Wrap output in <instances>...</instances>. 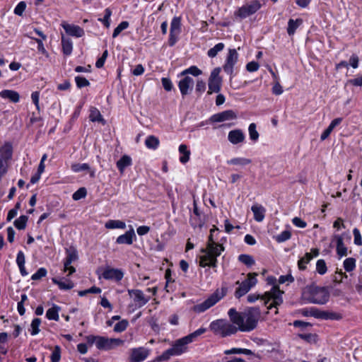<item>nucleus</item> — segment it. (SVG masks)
<instances>
[{"mask_svg": "<svg viewBox=\"0 0 362 362\" xmlns=\"http://www.w3.org/2000/svg\"><path fill=\"white\" fill-rule=\"evenodd\" d=\"M230 322L235 325L238 331L249 332L254 330L261 317V310L258 307H250L243 312H238L235 308L228 312Z\"/></svg>", "mask_w": 362, "mask_h": 362, "instance_id": "nucleus-1", "label": "nucleus"}, {"mask_svg": "<svg viewBox=\"0 0 362 362\" xmlns=\"http://www.w3.org/2000/svg\"><path fill=\"white\" fill-rule=\"evenodd\" d=\"M218 230L216 228H214L210 230L207 246L201 251L204 255L200 257L199 266L202 267H209L215 268L217 267V257L221 255L224 250V247L216 243L213 239V233Z\"/></svg>", "mask_w": 362, "mask_h": 362, "instance_id": "nucleus-2", "label": "nucleus"}, {"mask_svg": "<svg viewBox=\"0 0 362 362\" xmlns=\"http://www.w3.org/2000/svg\"><path fill=\"white\" fill-rule=\"evenodd\" d=\"M329 298V293L325 287L315 285L307 286L302 292V299L307 303L323 305Z\"/></svg>", "mask_w": 362, "mask_h": 362, "instance_id": "nucleus-3", "label": "nucleus"}, {"mask_svg": "<svg viewBox=\"0 0 362 362\" xmlns=\"http://www.w3.org/2000/svg\"><path fill=\"white\" fill-rule=\"evenodd\" d=\"M267 284L272 285V288L269 291L265 292L262 296V300H264V304L267 305L270 301H272L267 306V309H272V308H277L278 306L282 304L284 293L279 289V287L276 285V279L274 276H270L267 278Z\"/></svg>", "mask_w": 362, "mask_h": 362, "instance_id": "nucleus-4", "label": "nucleus"}, {"mask_svg": "<svg viewBox=\"0 0 362 362\" xmlns=\"http://www.w3.org/2000/svg\"><path fill=\"white\" fill-rule=\"evenodd\" d=\"M209 329L216 335L226 337L238 332L235 325L225 319H218L212 321L209 325Z\"/></svg>", "mask_w": 362, "mask_h": 362, "instance_id": "nucleus-5", "label": "nucleus"}, {"mask_svg": "<svg viewBox=\"0 0 362 362\" xmlns=\"http://www.w3.org/2000/svg\"><path fill=\"white\" fill-rule=\"evenodd\" d=\"M225 294L223 292L216 290L214 293L210 295L204 302L197 304L193 306L192 310L197 313H204L210 308L216 305L221 300Z\"/></svg>", "mask_w": 362, "mask_h": 362, "instance_id": "nucleus-6", "label": "nucleus"}, {"mask_svg": "<svg viewBox=\"0 0 362 362\" xmlns=\"http://www.w3.org/2000/svg\"><path fill=\"white\" fill-rule=\"evenodd\" d=\"M257 274L255 273H249L247 274V278L240 283V281H237L236 284H238L239 286L236 288L235 292V296L236 298H240L242 296H245L252 287H253L257 282V279H256Z\"/></svg>", "mask_w": 362, "mask_h": 362, "instance_id": "nucleus-7", "label": "nucleus"}, {"mask_svg": "<svg viewBox=\"0 0 362 362\" xmlns=\"http://www.w3.org/2000/svg\"><path fill=\"white\" fill-rule=\"evenodd\" d=\"M261 6L262 5L259 0H252L250 4L240 7L235 12V16L236 17H239L240 19L246 18L247 17L255 13L260 9Z\"/></svg>", "mask_w": 362, "mask_h": 362, "instance_id": "nucleus-8", "label": "nucleus"}, {"mask_svg": "<svg viewBox=\"0 0 362 362\" xmlns=\"http://www.w3.org/2000/svg\"><path fill=\"white\" fill-rule=\"evenodd\" d=\"M221 68L217 67L212 70L209 78V90L208 94L213 93H218L221 90L222 79L219 76Z\"/></svg>", "mask_w": 362, "mask_h": 362, "instance_id": "nucleus-9", "label": "nucleus"}, {"mask_svg": "<svg viewBox=\"0 0 362 362\" xmlns=\"http://www.w3.org/2000/svg\"><path fill=\"white\" fill-rule=\"evenodd\" d=\"M124 341L120 339L107 338L98 336L97 348L100 350H110L123 345Z\"/></svg>", "mask_w": 362, "mask_h": 362, "instance_id": "nucleus-10", "label": "nucleus"}, {"mask_svg": "<svg viewBox=\"0 0 362 362\" xmlns=\"http://www.w3.org/2000/svg\"><path fill=\"white\" fill-rule=\"evenodd\" d=\"M238 59V53L235 49H229L225 64L223 66V71L232 76L233 74V67Z\"/></svg>", "mask_w": 362, "mask_h": 362, "instance_id": "nucleus-11", "label": "nucleus"}, {"mask_svg": "<svg viewBox=\"0 0 362 362\" xmlns=\"http://www.w3.org/2000/svg\"><path fill=\"white\" fill-rule=\"evenodd\" d=\"M78 259V253L75 248L69 247L66 250V256L64 262V271L69 272V275L76 272L75 268L71 266V263Z\"/></svg>", "mask_w": 362, "mask_h": 362, "instance_id": "nucleus-12", "label": "nucleus"}, {"mask_svg": "<svg viewBox=\"0 0 362 362\" xmlns=\"http://www.w3.org/2000/svg\"><path fill=\"white\" fill-rule=\"evenodd\" d=\"M150 349L140 346L131 349L130 361L131 362H142L148 356Z\"/></svg>", "mask_w": 362, "mask_h": 362, "instance_id": "nucleus-13", "label": "nucleus"}, {"mask_svg": "<svg viewBox=\"0 0 362 362\" xmlns=\"http://www.w3.org/2000/svg\"><path fill=\"white\" fill-rule=\"evenodd\" d=\"M123 276L124 272L121 269L110 267H106L101 274V277L104 279L117 282L121 281Z\"/></svg>", "mask_w": 362, "mask_h": 362, "instance_id": "nucleus-14", "label": "nucleus"}, {"mask_svg": "<svg viewBox=\"0 0 362 362\" xmlns=\"http://www.w3.org/2000/svg\"><path fill=\"white\" fill-rule=\"evenodd\" d=\"M128 293L131 297L134 296V301L139 308L145 305L151 298L149 296H146L143 291L139 289L128 290Z\"/></svg>", "mask_w": 362, "mask_h": 362, "instance_id": "nucleus-15", "label": "nucleus"}, {"mask_svg": "<svg viewBox=\"0 0 362 362\" xmlns=\"http://www.w3.org/2000/svg\"><path fill=\"white\" fill-rule=\"evenodd\" d=\"M183 78L178 82V87L182 97L189 94L193 89L194 80L188 76H182Z\"/></svg>", "mask_w": 362, "mask_h": 362, "instance_id": "nucleus-16", "label": "nucleus"}, {"mask_svg": "<svg viewBox=\"0 0 362 362\" xmlns=\"http://www.w3.org/2000/svg\"><path fill=\"white\" fill-rule=\"evenodd\" d=\"M237 117L233 110H228L213 115L209 120L212 122H221L227 120L234 119Z\"/></svg>", "mask_w": 362, "mask_h": 362, "instance_id": "nucleus-17", "label": "nucleus"}, {"mask_svg": "<svg viewBox=\"0 0 362 362\" xmlns=\"http://www.w3.org/2000/svg\"><path fill=\"white\" fill-rule=\"evenodd\" d=\"M136 236L134 228L131 226V228L126 231L124 234L118 236L116 239V243L119 245H132Z\"/></svg>", "mask_w": 362, "mask_h": 362, "instance_id": "nucleus-18", "label": "nucleus"}, {"mask_svg": "<svg viewBox=\"0 0 362 362\" xmlns=\"http://www.w3.org/2000/svg\"><path fill=\"white\" fill-rule=\"evenodd\" d=\"M62 27L66 34L69 35L76 37H81L84 35L83 29L78 25L63 23Z\"/></svg>", "mask_w": 362, "mask_h": 362, "instance_id": "nucleus-19", "label": "nucleus"}, {"mask_svg": "<svg viewBox=\"0 0 362 362\" xmlns=\"http://www.w3.org/2000/svg\"><path fill=\"white\" fill-rule=\"evenodd\" d=\"M245 134L241 129H234L229 132L228 135V141L233 144H238L244 141Z\"/></svg>", "mask_w": 362, "mask_h": 362, "instance_id": "nucleus-20", "label": "nucleus"}, {"mask_svg": "<svg viewBox=\"0 0 362 362\" xmlns=\"http://www.w3.org/2000/svg\"><path fill=\"white\" fill-rule=\"evenodd\" d=\"M190 344L189 341L187 339V337H184L180 339H177L173 346L175 350L177 352L178 355L180 356L183 353H185L187 349V344Z\"/></svg>", "mask_w": 362, "mask_h": 362, "instance_id": "nucleus-21", "label": "nucleus"}, {"mask_svg": "<svg viewBox=\"0 0 362 362\" xmlns=\"http://www.w3.org/2000/svg\"><path fill=\"white\" fill-rule=\"evenodd\" d=\"M13 155V147L11 143L6 142L0 148V158L4 162L11 159Z\"/></svg>", "mask_w": 362, "mask_h": 362, "instance_id": "nucleus-22", "label": "nucleus"}, {"mask_svg": "<svg viewBox=\"0 0 362 362\" xmlns=\"http://www.w3.org/2000/svg\"><path fill=\"white\" fill-rule=\"evenodd\" d=\"M0 97L3 99H8L11 102L16 103L20 100L19 93L13 90H3L0 92Z\"/></svg>", "mask_w": 362, "mask_h": 362, "instance_id": "nucleus-23", "label": "nucleus"}, {"mask_svg": "<svg viewBox=\"0 0 362 362\" xmlns=\"http://www.w3.org/2000/svg\"><path fill=\"white\" fill-rule=\"evenodd\" d=\"M251 210L253 212L254 219L256 221L261 222L264 220L266 212V209L264 206L256 204L252 206Z\"/></svg>", "mask_w": 362, "mask_h": 362, "instance_id": "nucleus-24", "label": "nucleus"}, {"mask_svg": "<svg viewBox=\"0 0 362 362\" xmlns=\"http://www.w3.org/2000/svg\"><path fill=\"white\" fill-rule=\"evenodd\" d=\"M52 281L57 284L61 290H70L74 286V284L68 279L53 278Z\"/></svg>", "mask_w": 362, "mask_h": 362, "instance_id": "nucleus-25", "label": "nucleus"}, {"mask_svg": "<svg viewBox=\"0 0 362 362\" xmlns=\"http://www.w3.org/2000/svg\"><path fill=\"white\" fill-rule=\"evenodd\" d=\"M132 163V158L130 156L127 155H124L121 157V158L117 162V167L120 172V173H123L125 168L130 166Z\"/></svg>", "mask_w": 362, "mask_h": 362, "instance_id": "nucleus-26", "label": "nucleus"}, {"mask_svg": "<svg viewBox=\"0 0 362 362\" xmlns=\"http://www.w3.org/2000/svg\"><path fill=\"white\" fill-rule=\"evenodd\" d=\"M62 46L63 53L65 55L69 56L71 54L72 50H73V42L70 38L66 37L64 35H62Z\"/></svg>", "mask_w": 362, "mask_h": 362, "instance_id": "nucleus-27", "label": "nucleus"}, {"mask_svg": "<svg viewBox=\"0 0 362 362\" xmlns=\"http://www.w3.org/2000/svg\"><path fill=\"white\" fill-rule=\"evenodd\" d=\"M320 319L339 320L342 319V315L335 312L320 310Z\"/></svg>", "mask_w": 362, "mask_h": 362, "instance_id": "nucleus-28", "label": "nucleus"}, {"mask_svg": "<svg viewBox=\"0 0 362 362\" xmlns=\"http://www.w3.org/2000/svg\"><path fill=\"white\" fill-rule=\"evenodd\" d=\"M337 253L339 257H342L347 255V247L344 243V240L341 236H337Z\"/></svg>", "mask_w": 362, "mask_h": 362, "instance_id": "nucleus-29", "label": "nucleus"}, {"mask_svg": "<svg viewBox=\"0 0 362 362\" xmlns=\"http://www.w3.org/2000/svg\"><path fill=\"white\" fill-rule=\"evenodd\" d=\"M302 23L303 20L301 18H297L296 20L289 19L287 28V33L288 35H293Z\"/></svg>", "mask_w": 362, "mask_h": 362, "instance_id": "nucleus-30", "label": "nucleus"}, {"mask_svg": "<svg viewBox=\"0 0 362 362\" xmlns=\"http://www.w3.org/2000/svg\"><path fill=\"white\" fill-rule=\"evenodd\" d=\"M45 154L42 155V156L41 158V160H40V163L39 164L38 169H37V172L30 178V183L31 184H35L40 180V175H41V174L44 171V168H45L44 162H45Z\"/></svg>", "mask_w": 362, "mask_h": 362, "instance_id": "nucleus-31", "label": "nucleus"}, {"mask_svg": "<svg viewBox=\"0 0 362 362\" xmlns=\"http://www.w3.org/2000/svg\"><path fill=\"white\" fill-rule=\"evenodd\" d=\"M61 308L59 305L53 304L51 308L47 310V318L51 320H59V313Z\"/></svg>", "mask_w": 362, "mask_h": 362, "instance_id": "nucleus-32", "label": "nucleus"}, {"mask_svg": "<svg viewBox=\"0 0 362 362\" xmlns=\"http://www.w3.org/2000/svg\"><path fill=\"white\" fill-rule=\"evenodd\" d=\"M179 152L182 156L180 157V161L182 163H186L189 160L190 151L187 149V146L185 144H181L179 146Z\"/></svg>", "mask_w": 362, "mask_h": 362, "instance_id": "nucleus-33", "label": "nucleus"}, {"mask_svg": "<svg viewBox=\"0 0 362 362\" xmlns=\"http://www.w3.org/2000/svg\"><path fill=\"white\" fill-rule=\"evenodd\" d=\"M105 226L107 229H124L126 228V223L119 220H109L105 223Z\"/></svg>", "mask_w": 362, "mask_h": 362, "instance_id": "nucleus-34", "label": "nucleus"}, {"mask_svg": "<svg viewBox=\"0 0 362 362\" xmlns=\"http://www.w3.org/2000/svg\"><path fill=\"white\" fill-rule=\"evenodd\" d=\"M159 139L153 135L148 136L145 140V145L149 149H156L159 146Z\"/></svg>", "mask_w": 362, "mask_h": 362, "instance_id": "nucleus-35", "label": "nucleus"}, {"mask_svg": "<svg viewBox=\"0 0 362 362\" xmlns=\"http://www.w3.org/2000/svg\"><path fill=\"white\" fill-rule=\"evenodd\" d=\"M170 32L172 33H180L181 21L179 17H174L170 23Z\"/></svg>", "mask_w": 362, "mask_h": 362, "instance_id": "nucleus-36", "label": "nucleus"}, {"mask_svg": "<svg viewBox=\"0 0 362 362\" xmlns=\"http://www.w3.org/2000/svg\"><path fill=\"white\" fill-rule=\"evenodd\" d=\"M313 259L311 253L306 252L305 256L301 257L298 262V267L300 270H305L306 264Z\"/></svg>", "mask_w": 362, "mask_h": 362, "instance_id": "nucleus-37", "label": "nucleus"}, {"mask_svg": "<svg viewBox=\"0 0 362 362\" xmlns=\"http://www.w3.org/2000/svg\"><path fill=\"white\" fill-rule=\"evenodd\" d=\"M225 47V45L223 42L216 44L214 47L209 49L207 52V55L210 58L215 57L218 52H221Z\"/></svg>", "mask_w": 362, "mask_h": 362, "instance_id": "nucleus-38", "label": "nucleus"}, {"mask_svg": "<svg viewBox=\"0 0 362 362\" xmlns=\"http://www.w3.org/2000/svg\"><path fill=\"white\" fill-rule=\"evenodd\" d=\"M202 74V70H200L197 66H191L188 69H185L182 71L180 76H187V74H191L194 76H198Z\"/></svg>", "mask_w": 362, "mask_h": 362, "instance_id": "nucleus-39", "label": "nucleus"}, {"mask_svg": "<svg viewBox=\"0 0 362 362\" xmlns=\"http://www.w3.org/2000/svg\"><path fill=\"white\" fill-rule=\"evenodd\" d=\"M90 112L89 118H90V121L101 122H104V119L103 118V116L101 115L100 111L97 108L92 107L90 109Z\"/></svg>", "mask_w": 362, "mask_h": 362, "instance_id": "nucleus-40", "label": "nucleus"}, {"mask_svg": "<svg viewBox=\"0 0 362 362\" xmlns=\"http://www.w3.org/2000/svg\"><path fill=\"white\" fill-rule=\"evenodd\" d=\"M251 160L246 158H234L227 160V163L230 165H246L251 163Z\"/></svg>", "mask_w": 362, "mask_h": 362, "instance_id": "nucleus-41", "label": "nucleus"}, {"mask_svg": "<svg viewBox=\"0 0 362 362\" xmlns=\"http://www.w3.org/2000/svg\"><path fill=\"white\" fill-rule=\"evenodd\" d=\"M343 264H344V268L346 272H352L356 268V259H354L353 257L346 258L344 261Z\"/></svg>", "mask_w": 362, "mask_h": 362, "instance_id": "nucleus-42", "label": "nucleus"}, {"mask_svg": "<svg viewBox=\"0 0 362 362\" xmlns=\"http://www.w3.org/2000/svg\"><path fill=\"white\" fill-rule=\"evenodd\" d=\"M28 221V217L25 215L21 216L19 218L15 220L14 226L18 230H23L26 227V223Z\"/></svg>", "mask_w": 362, "mask_h": 362, "instance_id": "nucleus-43", "label": "nucleus"}, {"mask_svg": "<svg viewBox=\"0 0 362 362\" xmlns=\"http://www.w3.org/2000/svg\"><path fill=\"white\" fill-rule=\"evenodd\" d=\"M238 260L247 267H251L255 264V260L251 255L242 254L238 256Z\"/></svg>", "mask_w": 362, "mask_h": 362, "instance_id": "nucleus-44", "label": "nucleus"}, {"mask_svg": "<svg viewBox=\"0 0 362 362\" xmlns=\"http://www.w3.org/2000/svg\"><path fill=\"white\" fill-rule=\"evenodd\" d=\"M302 314L304 316H313L317 319H320V310L316 308H312L310 309H303L302 310Z\"/></svg>", "mask_w": 362, "mask_h": 362, "instance_id": "nucleus-45", "label": "nucleus"}, {"mask_svg": "<svg viewBox=\"0 0 362 362\" xmlns=\"http://www.w3.org/2000/svg\"><path fill=\"white\" fill-rule=\"evenodd\" d=\"M248 132H249L250 139L252 141L256 142L258 140L259 135L256 129V124L255 123H251L249 125Z\"/></svg>", "mask_w": 362, "mask_h": 362, "instance_id": "nucleus-46", "label": "nucleus"}, {"mask_svg": "<svg viewBox=\"0 0 362 362\" xmlns=\"http://www.w3.org/2000/svg\"><path fill=\"white\" fill-rule=\"evenodd\" d=\"M61 359V348L59 346H55L50 355L51 362H59Z\"/></svg>", "mask_w": 362, "mask_h": 362, "instance_id": "nucleus-47", "label": "nucleus"}, {"mask_svg": "<svg viewBox=\"0 0 362 362\" xmlns=\"http://www.w3.org/2000/svg\"><path fill=\"white\" fill-rule=\"evenodd\" d=\"M316 271L320 275H324L327 271V267L324 259H318L316 262Z\"/></svg>", "mask_w": 362, "mask_h": 362, "instance_id": "nucleus-48", "label": "nucleus"}, {"mask_svg": "<svg viewBox=\"0 0 362 362\" xmlns=\"http://www.w3.org/2000/svg\"><path fill=\"white\" fill-rule=\"evenodd\" d=\"M129 24L127 21H122L114 30L112 33V37H117L119 33L124 30L127 29L129 27Z\"/></svg>", "mask_w": 362, "mask_h": 362, "instance_id": "nucleus-49", "label": "nucleus"}, {"mask_svg": "<svg viewBox=\"0 0 362 362\" xmlns=\"http://www.w3.org/2000/svg\"><path fill=\"white\" fill-rule=\"evenodd\" d=\"M112 15V11L110 8H107L105 10V15L103 18H99L98 21H101L106 28H109L110 25V16Z\"/></svg>", "mask_w": 362, "mask_h": 362, "instance_id": "nucleus-50", "label": "nucleus"}, {"mask_svg": "<svg viewBox=\"0 0 362 362\" xmlns=\"http://www.w3.org/2000/svg\"><path fill=\"white\" fill-rule=\"evenodd\" d=\"M206 331V328L200 327L199 329H197L194 332L188 334L186 336L187 337V339L189 341L190 343L194 341V340L198 337L199 336L202 335V334L205 333Z\"/></svg>", "mask_w": 362, "mask_h": 362, "instance_id": "nucleus-51", "label": "nucleus"}, {"mask_svg": "<svg viewBox=\"0 0 362 362\" xmlns=\"http://www.w3.org/2000/svg\"><path fill=\"white\" fill-rule=\"evenodd\" d=\"M291 233L288 230H284L275 237V240L278 243L285 242L291 238Z\"/></svg>", "mask_w": 362, "mask_h": 362, "instance_id": "nucleus-52", "label": "nucleus"}, {"mask_svg": "<svg viewBox=\"0 0 362 362\" xmlns=\"http://www.w3.org/2000/svg\"><path fill=\"white\" fill-rule=\"evenodd\" d=\"M129 325V322L127 320H122L115 324L114 331L116 332H122L124 331Z\"/></svg>", "mask_w": 362, "mask_h": 362, "instance_id": "nucleus-53", "label": "nucleus"}, {"mask_svg": "<svg viewBox=\"0 0 362 362\" xmlns=\"http://www.w3.org/2000/svg\"><path fill=\"white\" fill-rule=\"evenodd\" d=\"M75 81L77 87L79 88L86 87L90 85L89 81L86 78L80 76H77L75 77Z\"/></svg>", "mask_w": 362, "mask_h": 362, "instance_id": "nucleus-54", "label": "nucleus"}, {"mask_svg": "<svg viewBox=\"0 0 362 362\" xmlns=\"http://www.w3.org/2000/svg\"><path fill=\"white\" fill-rule=\"evenodd\" d=\"M86 189L85 187H81L73 194L72 198L74 200H79L84 198L86 196Z\"/></svg>", "mask_w": 362, "mask_h": 362, "instance_id": "nucleus-55", "label": "nucleus"}, {"mask_svg": "<svg viewBox=\"0 0 362 362\" xmlns=\"http://www.w3.org/2000/svg\"><path fill=\"white\" fill-rule=\"evenodd\" d=\"M41 320L39 318H35L31 323V334L35 335L39 333V327L40 325Z\"/></svg>", "mask_w": 362, "mask_h": 362, "instance_id": "nucleus-56", "label": "nucleus"}, {"mask_svg": "<svg viewBox=\"0 0 362 362\" xmlns=\"http://www.w3.org/2000/svg\"><path fill=\"white\" fill-rule=\"evenodd\" d=\"M89 165L87 163L74 164L71 167L72 170L76 173L87 170L89 169Z\"/></svg>", "mask_w": 362, "mask_h": 362, "instance_id": "nucleus-57", "label": "nucleus"}, {"mask_svg": "<svg viewBox=\"0 0 362 362\" xmlns=\"http://www.w3.org/2000/svg\"><path fill=\"white\" fill-rule=\"evenodd\" d=\"M26 8V4L25 1H21L18 4L14 9V13L18 16H21Z\"/></svg>", "mask_w": 362, "mask_h": 362, "instance_id": "nucleus-58", "label": "nucleus"}, {"mask_svg": "<svg viewBox=\"0 0 362 362\" xmlns=\"http://www.w3.org/2000/svg\"><path fill=\"white\" fill-rule=\"evenodd\" d=\"M353 234L354 237V244L356 245H362V238L361 235L360 233V230L358 228H354L353 230Z\"/></svg>", "mask_w": 362, "mask_h": 362, "instance_id": "nucleus-59", "label": "nucleus"}, {"mask_svg": "<svg viewBox=\"0 0 362 362\" xmlns=\"http://www.w3.org/2000/svg\"><path fill=\"white\" fill-rule=\"evenodd\" d=\"M293 281L294 277L291 274L280 276L278 280V282L280 284H284L286 282L292 283Z\"/></svg>", "mask_w": 362, "mask_h": 362, "instance_id": "nucleus-60", "label": "nucleus"}, {"mask_svg": "<svg viewBox=\"0 0 362 362\" xmlns=\"http://www.w3.org/2000/svg\"><path fill=\"white\" fill-rule=\"evenodd\" d=\"M161 82H162V85L165 90L170 91L173 89V85L170 78H162Z\"/></svg>", "mask_w": 362, "mask_h": 362, "instance_id": "nucleus-61", "label": "nucleus"}, {"mask_svg": "<svg viewBox=\"0 0 362 362\" xmlns=\"http://www.w3.org/2000/svg\"><path fill=\"white\" fill-rule=\"evenodd\" d=\"M196 92L201 95L206 90V83L203 80H198L196 84Z\"/></svg>", "mask_w": 362, "mask_h": 362, "instance_id": "nucleus-62", "label": "nucleus"}, {"mask_svg": "<svg viewBox=\"0 0 362 362\" xmlns=\"http://www.w3.org/2000/svg\"><path fill=\"white\" fill-rule=\"evenodd\" d=\"M292 223L294 226L296 227L304 228L306 227L307 223L305 221H303L300 218L298 217H294L292 219Z\"/></svg>", "mask_w": 362, "mask_h": 362, "instance_id": "nucleus-63", "label": "nucleus"}, {"mask_svg": "<svg viewBox=\"0 0 362 362\" xmlns=\"http://www.w3.org/2000/svg\"><path fill=\"white\" fill-rule=\"evenodd\" d=\"M259 67V64L255 61L250 62L246 65V69L250 72L257 71Z\"/></svg>", "mask_w": 362, "mask_h": 362, "instance_id": "nucleus-64", "label": "nucleus"}]
</instances>
